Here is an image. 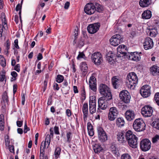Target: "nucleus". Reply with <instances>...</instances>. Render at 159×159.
<instances>
[{"label": "nucleus", "instance_id": "8", "mask_svg": "<svg viewBox=\"0 0 159 159\" xmlns=\"http://www.w3.org/2000/svg\"><path fill=\"white\" fill-rule=\"evenodd\" d=\"M123 39L121 36L116 34L113 36L110 40V44L114 46H116L122 42Z\"/></svg>", "mask_w": 159, "mask_h": 159}, {"label": "nucleus", "instance_id": "53", "mask_svg": "<svg viewBox=\"0 0 159 159\" xmlns=\"http://www.w3.org/2000/svg\"><path fill=\"white\" fill-rule=\"evenodd\" d=\"M14 70L17 72H19L20 71V65L19 64H17L16 66H15Z\"/></svg>", "mask_w": 159, "mask_h": 159}, {"label": "nucleus", "instance_id": "5", "mask_svg": "<svg viewBox=\"0 0 159 159\" xmlns=\"http://www.w3.org/2000/svg\"><path fill=\"white\" fill-rule=\"evenodd\" d=\"M92 61L97 65H100L103 61L102 57L101 54L98 52H95L92 55Z\"/></svg>", "mask_w": 159, "mask_h": 159}, {"label": "nucleus", "instance_id": "47", "mask_svg": "<svg viewBox=\"0 0 159 159\" xmlns=\"http://www.w3.org/2000/svg\"><path fill=\"white\" fill-rule=\"evenodd\" d=\"M4 121L0 120V130L2 131L4 128Z\"/></svg>", "mask_w": 159, "mask_h": 159}, {"label": "nucleus", "instance_id": "25", "mask_svg": "<svg viewBox=\"0 0 159 159\" xmlns=\"http://www.w3.org/2000/svg\"><path fill=\"white\" fill-rule=\"evenodd\" d=\"M82 110L84 114V119L85 120L86 119L88 114V105L87 103H84L82 108Z\"/></svg>", "mask_w": 159, "mask_h": 159}, {"label": "nucleus", "instance_id": "9", "mask_svg": "<svg viewBox=\"0 0 159 159\" xmlns=\"http://www.w3.org/2000/svg\"><path fill=\"white\" fill-rule=\"evenodd\" d=\"M151 147V142L148 139H144L140 143V148L143 151L146 152L149 150Z\"/></svg>", "mask_w": 159, "mask_h": 159}, {"label": "nucleus", "instance_id": "29", "mask_svg": "<svg viewBox=\"0 0 159 159\" xmlns=\"http://www.w3.org/2000/svg\"><path fill=\"white\" fill-rule=\"evenodd\" d=\"M120 80L117 78L116 77H113L112 79V82L113 86L115 89H117L118 88L120 84Z\"/></svg>", "mask_w": 159, "mask_h": 159}, {"label": "nucleus", "instance_id": "31", "mask_svg": "<svg viewBox=\"0 0 159 159\" xmlns=\"http://www.w3.org/2000/svg\"><path fill=\"white\" fill-rule=\"evenodd\" d=\"M93 149L95 153H99L103 149L101 145L96 144L93 146Z\"/></svg>", "mask_w": 159, "mask_h": 159}, {"label": "nucleus", "instance_id": "28", "mask_svg": "<svg viewBox=\"0 0 159 159\" xmlns=\"http://www.w3.org/2000/svg\"><path fill=\"white\" fill-rule=\"evenodd\" d=\"M116 124L118 127H120L124 126L125 121L123 118L119 117L116 120Z\"/></svg>", "mask_w": 159, "mask_h": 159}, {"label": "nucleus", "instance_id": "32", "mask_svg": "<svg viewBox=\"0 0 159 159\" xmlns=\"http://www.w3.org/2000/svg\"><path fill=\"white\" fill-rule=\"evenodd\" d=\"M110 150L111 151L112 153L115 154L117 155L118 153V149L116 148L115 144L114 143H112L111 144V146L110 148Z\"/></svg>", "mask_w": 159, "mask_h": 159}, {"label": "nucleus", "instance_id": "63", "mask_svg": "<svg viewBox=\"0 0 159 159\" xmlns=\"http://www.w3.org/2000/svg\"><path fill=\"white\" fill-rule=\"evenodd\" d=\"M66 113L68 117H70L71 115V113L70 110L69 109H67L66 111Z\"/></svg>", "mask_w": 159, "mask_h": 159}, {"label": "nucleus", "instance_id": "20", "mask_svg": "<svg viewBox=\"0 0 159 159\" xmlns=\"http://www.w3.org/2000/svg\"><path fill=\"white\" fill-rule=\"evenodd\" d=\"M126 119L128 121H131L134 119L135 114L133 111L130 110H127L125 113Z\"/></svg>", "mask_w": 159, "mask_h": 159}, {"label": "nucleus", "instance_id": "35", "mask_svg": "<svg viewBox=\"0 0 159 159\" xmlns=\"http://www.w3.org/2000/svg\"><path fill=\"white\" fill-rule=\"evenodd\" d=\"M61 150V148L59 147H57L56 148L54 152V156L55 158L57 159L58 158L60 154Z\"/></svg>", "mask_w": 159, "mask_h": 159}, {"label": "nucleus", "instance_id": "21", "mask_svg": "<svg viewBox=\"0 0 159 159\" xmlns=\"http://www.w3.org/2000/svg\"><path fill=\"white\" fill-rule=\"evenodd\" d=\"M157 24L153 28L150 29L149 30V35L151 37H155L156 35L158 34V30H159V24L158 23H157Z\"/></svg>", "mask_w": 159, "mask_h": 159}, {"label": "nucleus", "instance_id": "13", "mask_svg": "<svg viewBox=\"0 0 159 159\" xmlns=\"http://www.w3.org/2000/svg\"><path fill=\"white\" fill-rule=\"evenodd\" d=\"M151 87L148 85H145L143 86L140 89V93L144 98H147L151 94Z\"/></svg>", "mask_w": 159, "mask_h": 159}, {"label": "nucleus", "instance_id": "39", "mask_svg": "<svg viewBox=\"0 0 159 159\" xmlns=\"http://www.w3.org/2000/svg\"><path fill=\"white\" fill-rule=\"evenodd\" d=\"M89 87L91 90L94 92H96L97 90L96 83L94 84H89Z\"/></svg>", "mask_w": 159, "mask_h": 159}, {"label": "nucleus", "instance_id": "10", "mask_svg": "<svg viewBox=\"0 0 159 159\" xmlns=\"http://www.w3.org/2000/svg\"><path fill=\"white\" fill-rule=\"evenodd\" d=\"M119 97L123 102L126 103L129 102L131 98L129 93L126 90L122 91L119 94Z\"/></svg>", "mask_w": 159, "mask_h": 159}, {"label": "nucleus", "instance_id": "23", "mask_svg": "<svg viewBox=\"0 0 159 159\" xmlns=\"http://www.w3.org/2000/svg\"><path fill=\"white\" fill-rule=\"evenodd\" d=\"M106 57L107 61L111 64H112L116 61V55L112 53L107 54Z\"/></svg>", "mask_w": 159, "mask_h": 159}, {"label": "nucleus", "instance_id": "33", "mask_svg": "<svg viewBox=\"0 0 159 159\" xmlns=\"http://www.w3.org/2000/svg\"><path fill=\"white\" fill-rule=\"evenodd\" d=\"M94 6L95 8V11L96 10L98 12H101L103 10V7L98 3H95Z\"/></svg>", "mask_w": 159, "mask_h": 159}, {"label": "nucleus", "instance_id": "46", "mask_svg": "<svg viewBox=\"0 0 159 159\" xmlns=\"http://www.w3.org/2000/svg\"><path fill=\"white\" fill-rule=\"evenodd\" d=\"M159 141V135H157L152 138V141L154 143Z\"/></svg>", "mask_w": 159, "mask_h": 159}, {"label": "nucleus", "instance_id": "40", "mask_svg": "<svg viewBox=\"0 0 159 159\" xmlns=\"http://www.w3.org/2000/svg\"><path fill=\"white\" fill-rule=\"evenodd\" d=\"M50 141H51L50 135L49 134H48L47 135V136H46V139H45V140L44 141H46V142L47 143V144H48V146L47 147V148H48V147L50 144Z\"/></svg>", "mask_w": 159, "mask_h": 159}, {"label": "nucleus", "instance_id": "19", "mask_svg": "<svg viewBox=\"0 0 159 159\" xmlns=\"http://www.w3.org/2000/svg\"><path fill=\"white\" fill-rule=\"evenodd\" d=\"M89 111L91 114L94 113L96 111V103L95 98H92L89 101Z\"/></svg>", "mask_w": 159, "mask_h": 159}, {"label": "nucleus", "instance_id": "11", "mask_svg": "<svg viewBox=\"0 0 159 159\" xmlns=\"http://www.w3.org/2000/svg\"><path fill=\"white\" fill-rule=\"evenodd\" d=\"M107 100H108L105 97H102L98 99V111L99 110V108L102 110H105L108 107Z\"/></svg>", "mask_w": 159, "mask_h": 159}, {"label": "nucleus", "instance_id": "4", "mask_svg": "<svg viewBox=\"0 0 159 159\" xmlns=\"http://www.w3.org/2000/svg\"><path fill=\"white\" fill-rule=\"evenodd\" d=\"M133 126L134 129L137 132L144 131L146 129V125L143 120L140 119H136L134 121Z\"/></svg>", "mask_w": 159, "mask_h": 159}, {"label": "nucleus", "instance_id": "15", "mask_svg": "<svg viewBox=\"0 0 159 159\" xmlns=\"http://www.w3.org/2000/svg\"><path fill=\"white\" fill-rule=\"evenodd\" d=\"M100 26L99 23L90 24L87 27L88 32L91 34L96 33L99 30Z\"/></svg>", "mask_w": 159, "mask_h": 159}, {"label": "nucleus", "instance_id": "22", "mask_svg": "<svg viewBox=\"0 0 159 159\" xmlns=\"http://www.w3.org/2000/svg\"><path fill=\"white\" fill-rule=\"evenodd\" d=\"M126 48L125 46L124 45H121L119 46L117 48V51L118 52L120 53L123 55L122 56H126L127 57V54L128 53L125 52L126 50Z\"/></svg>", "mask_w": 159, "mask_h": 159}, {"label": "nucleus", "instance_id": "54", "mask_svg": "<svg viewBox=\"0 0 159 159\" xmlns=\"http://www.w3.org/2000/svg\"><path fill=\"white\" fill-rule=\"evenodd\" d=\"M87 129L88 131L93 129V126L90 122H88L87 123Z\"/></svg>", "mask_w": 159, "mask_h": 159}, {"label": "nucleus", "instance_id": "17", "mask_svg": "<svg viewBox=\"0 0 159 159\" xmlns=\"http://www.w3.org/2000/svg\"><path fill=\"white\" fill-rule=\"evenodd\" d=\"M153 46V43L152 39L150 37L145 39L143 42L144 48L145 50L152 48Z\"/></svg>", "mask_w": 159, "mask_h": 159}, {"label": "nucleus", "instance_id": "7", "mask_svg": "<svg viewBox=\"0 0 159 159\" xmlns=\"http://www.w3.org/2000/svg\"><path fill=\"white\" fill-rule=\"evenodd\" d=\"M153 112V108L151 106L146 105L141 109V113L142 115L145 117L151 116Z\"/></svg>", "mask_w": 159, "mask_h": 159}, {"label": "nucleus", "instance_id": "3", "mask_svg": "<svg viewBox=\"0 0 159 159\" xmlns=\"http://www.w3.org/2000/svg\"><path fill=\"white\" fill-rule=\"evenodd\" d=\"M127 78L129 83L128 87L130 89H134L138 80L136 74L134 72L130 73L128 75Z\"/></svg>", "mask_w": 159, "mask_h": 159}, {"label": "nucleus", "instance_id": "6", "mask_svg": "<svg viewBox=\"0 0 159 159\" xmlns=\"http://www.w3.org/2000/svg\"><path fill=\"white\" fill-rule=\"evenodd\" d=\"M119 111L117 108L115 107H111L109 110L108 118L110 121L114 120L117 117Z\"/></svg>", "mask_w": 159, "mask_h": 159}, {"label": "nucleus", "instance_id": "59", "mask_svg": "<svg viewBox=\"0 0 159 159\" xmlns=\"http://www.w3.org/2000/svg\"><path fill=\"white\" fill-rule=\"evenodd\" d=\"M22 6L20 3H18L16 6L15 10L16 11L21 10Z\"/></svg>", "mask_w": 159, "mask_h": 159}, {"label": "nucleus", "instance_id": "64", "mask_svg": "<svg viewBox=\"0 0 159 159\" xmlns=\"http://www.w3.org/2000/svg\"><path fill=\"white\" fill-rule=\"evenodd\" d=\"M88 133L89 135L90 136H93L94 134V132L93 129L88 131Z\"/></svg>", "mask_w": 159, "mask_h": 159}, {"label": "nucleus", "instance_id": "45", "mask_svg": "<svg viewBox=\"0 0 159 159\" xmlns=\"http://www.w3.org/2000/svg\"><path fill=\"white\" fill-rule=\"evenodd\" d=\"M152 126L153 127L159 129V122L156 121L153 122Z\"/></svg>", "mask_w": 159, "mask_h": 159}, {"label": "nucleus", "instance_id": "60", "mask_svg": "<svg viewBox=\"0 0 159 159\" xmlns=\"http://www.w3.org/2000/svg\"><path fill=\"white\" fill-rule=\"evenodd\" d=\"M54 131L55 134H59L60 133L59 131V128L58 126H55L54 127Z\"/></svg>", "mask_w": 159, "mask_h": 159}, {"label": "nucleus", "instance_id": "55", "mask_svg": "<svg viewBox=\"0 0 159 159\" xmlns=\"http://www.w3.org/2000/svg\"><path fill=\"white\" fill-rule=\"evenodd\" d=\"M5 80V81H6V77L5 74H2L1 75L0 77V81L2 82L4 81V80Z\"/></svg>", "mask_w": 159, "mask_h": 159}, {"label": "nucleus", "instance_id": "12", "mask_svg": "<svg viewBox=\"0 0 159 159\" xmlns=\"http://www.w3.org/2000/svg\"><path fill=\"white\" fill-rule=\"evenodd\" d=\"M98 139L101 142H104L107 140V135L102 127H100L98 128Z\"/></svg>", "mask_w": 159, "mask_h": 159}, {"label": "nucleus", "instance_id": "62", "mask_svg": "<svg viewBox=\"0 0 159 159\" xmlns=\"http://www.w3.org/2000/svg\"><path fill=\"white\" fill-rule=\"evenodd\" d=\"M14 46L17 49H19V47L18 45V40L16 39L14 41Z\"/></svg>", "mask_w": 159, "mask_h": 159}, {"label": "nucleus", "instance_id": "48", "mask_svg": "<svg viewBox=\"0 0 159 159\" xmlns=\"http://www.w3.org/2000/svg\"><path fill=\"white\" fill-rule=\"evenodd\" d=\"M85 57V55L83 52H79V55L77 57V59H79L80 58H84Z\"/></svg>", "mask_w": 159, "mask_h": 159}, {"label": "nucleus", "instance_id": "49", "mask_svg": "<svg viewBox=\"0 0 159 159\" xmlns=\"http://www.w3.org/2000/svg\"><path fill=\"white\" fill-rule=\"evenodd\" d=\"M42 152L41 149H40V159H44V150H42Z\"/></svg>", "mask_w": 159, "mask_h": 159}, {"label": "nucleus", "instance_id": "51", "mask_svg": "<svg viewBox=\"0 0 159 159\" xmlns=\"http://www.w3.org/2000/svg\"><path fill=\"white\" fill-rule=\"evenodd\" d=\"M48 80L47 79H45V80L44 81V82H43V91L44 92L45 90H46L47 87V85L48 84Z\"/></svg>", "mask_w": 159, "mask_h": 159}, {"label": "nucleus", "instance_id": "61", "mask_svg": "<svg viewBox=\"0 0 159 159\" xmlns=\"http://www.w3.org/2000/svg\"><path fill=\"white\" fill-rule=\"evenodd\" d=\"M46 141H44L42 142L40 148V149H41L42 147L43 146V149L44 150V149L46 148Z\"/></svg>", "mask_w": 159, "mask_h": 159}, {"label": "nucleus", "instance_id": "18", "mask_svg": "<svg viewBox=\"0 0 159 159\" xmlns=\"http://www.w3.org/2000/svg\"><path fill=\"white\" fill-rule=\"evenodd\" d=\"M125 133L124 131L119 132L117 135V140L123 144H124L126 142V139L125 137Z\"/></svg>", "mask_w": 159, "mask_h": 159}, {"label": "nucleus", "instance_id": "37", "mask_svg": "<svg viewBox=\"0 0 159 159\" xmlns=\"http://www.w3.org/2000/svg\"><path fill=\"white\" fill-rule=\"evenodd\" d=\"M2 99L4 102L6 101V102L8 103L9 102L8 98L6 91L4 92L3 93Z\"/></svg>", "mask_w": 159, "mask_h": 159}, {"label": "nucleus", "instance_id": "41", "mask_svg": "<svg viewBox=\"0 0 159 159\" xmlns=\"http://www.w3.org/2000/svg\"><path fill=\"white\" fill-rule=\"evenodd\" d=\"M93 84L96 83V79L95 77L94 76H92L90 77L89 84Z\"/></svg>", "mask_w": 159, "mask_h": 159}, {"label": "nucleus", "instance_id": "57", "mask_svg": "<svg viewBox=\"0 0 159 159\" xmlns=\"http://www.w3.org/2000/svg\"><path fill=\"white\" fill-rule=\"evenodd\" d=\"M11 75L14 78V80H16V78L17 76V74L16 72L15 71H13L11 72Z\"/></svg>", "mask_w": 159, "mask_h": 159}, {"label": "nucleus", "instance_id": "36", "mask_svg": "<svg viewBox=\"0 0 159 159\" xmlns=\"http://www.w3.org/2000/svg\"><path fill=\"white\" fill-rule=\"evenodd\" d=\"M56 81L58 83L62 82L64 80V77L62 75H58L56 78Z\"/></svg>", "mask_w": 159, "mask_h": 159}, {"label": "nucleus", "instance_id": "44", "mask_svg": "<svg viewBox=\"0 0 159 159\" xmlns=\"http://www.w3.org/2000/svg\"><path fill=\"white\" fill-rule=\"evenodd\" d=\"M5 145L6 147L10 146V142L8 136L7 135L5 137Z\"/></svg>", "mask_w": 159, "mask_h": 159}, {"label": "nucleus", "instance_id": "52", "mask_svg": "<svg viewBox=\"0 0 159 159\" xmlns=\"http://www.w3.org/2000/svg\"><path fill=\"white\" fill-rule=\"evenodd\" d=\"M4 46L6 48V49L8 50L10 49V42L9 39L7 40L6 42L5 43Z\"/></svg>", "mask_w": 159, "mask_h": 159}, {"label": "nucleus", "instance_id": "50", "mask_svg": "<svg viewBox=\"0 0 159 159\" xmlns=\"http://www.w3.org/2000/svg\"><path fill=\"white\" fill-rule=\"evenodd\" d=\"M30 129L29 128L27 127V125L26 122V121L24 125V133H26L28 131H29Z\"/></svg>", "mask_w": 159, "mask_h": 159}, {"label": "nucleus", "instance_id": "14", "mask_svg": "<svg viewBox=\"0 0 159 159\" xmlns=\"http://www.w3.org/2000/svg\"><path fill=\"white\" fill-rule=\"evenodd\" d=\"M140 54H142L141 52L139 53L136 52H131L130 54L128 53L127 57L128 58L129 60L138 61H139L141 59Z\"/></svg>", "mask_w": 159, "mask_h": 159}, {"label": "nucleus", "instance_id": "1", "mask_svg": "<svg viewBox=\"0 0 159 159\" xmlns=\"http://www.w3.org/2000/svg\"><path fill=\"white\" fill-rule=\"evenodd\" d=\"M125 137L126 139V141L129 146L133 148H135L137 147L138 145V138L134 134L131 130H128L125 134Z\"/></svg>", "mask_w": 159, "mask_h": 159}, {"label": "nucleus", "instance_id": "43", "mask_svg": "<svg viewBox=\"0 0 159 159\" xmlns=\"http://www.w3.org/2000/svg\"><path fill=\"white\" fill-rule=\"evenodd\" d=\"M72 135V133L70 132H67L66 134V137L67 138V142L70 143L71 141V136Z\"/></svg>", "mask_w": 159, "mask_h": 159}, {"label": "nucleus", "instance_id": "2", "mask_svg": "<svg viewBox=\"0 0 159 159\" xmlns=\"http://www.w3.org/2000/svg\"><path fill=\"white\" fill-rule=\"evenodd\" d=\"M99 92L102 97H105L108 100L112 99V97L110 88L106 84H100L98 88Z\"/></svg>", "mask_w": 159, "mask_h": 159}, {"label": "nucleus", "instance_id": "16", "mask_svg": "<svg viewBox=\"0 0 159 159\" xmlns=\"http://www.w3.org/2000/svg\"><path fill=\"white\" fill-rule=\"evenodd\" d=\"M94 5L92 3H88L85 6L84 8L85 12L89 15H91L95 11Z\"/></svg>", "mask_w": 159, "mask_h": 159}, {"label": "nucleus", "instance_id": "56", "mask_svg": "<svg viewBox=\"0 0 159 159\" xmlns=\"http://www.w3.org/2000/svg\"><path fill=\"white\" fill-rule=\"evenodd\" d=\"M9 147V149L10 151L11 152L15 153L14 152V148L13 145H10L9 147Z\"/></svg>", "mask_w": 159, "mask_h": 159}, {"label": "nucleus", "instance_id": "58", "mask_svg": "<svg viewBox=\"0 0 159 159\" xmlns=\"http://www.w3.org/2000/svg\"><path fill=\"white\" fill-rule=\"evenodd\" d=\"M52 96L51 95L48 98V102H47V104L48 105H51L52 104Z\"/></svg>", "mask_w": 159, "mask_h": 159}, {"label": "nucleus", "instance_id": "27", "mask_svg": "<svg viewBox=\"0 0 159 159\" xmlns=\"http://www.w3.org/2000/svg\"><path fill=\"white\" fill-rule=\"evenodd\" d=\"M152 16V12L150 10H147L144 11L142 15L143 19H148Z\"/></svg>", "mask_w": 159, "mask_h": 159}, {"label": "nucleus", "instance_id": "30", "mask_svg": "<svg viewBox=\"0 0 159 159\" xmlns=\"http://www.w3.org/2000/svg\"><path fill=\"white\" fill-rule=\"evenodd\" d=\"M81 71L83 72V73L84 75H85L87 73L88 67L86 62H83L80 66Z\"/></svg>", "mask_w": 159, "mask_h": 159}, {"label": "nucleus", "instance_id": "42", "mask_svg": "<svg viewBox=\"0 0 159 159\" xmlns=\"http://www.w3.org/2000/svg\"><path fill=\"white\" fill-rule=\"evenodd\" d=\"M154 99L157 104L159 106V92L155 93L154 96Z\"/></svg>", "mask_w": 159, "mask_h": 159}, {"label": "nucleus", "instance_id": "34", "mask_svg": "<svg viewBox=\"0 0 159 159\" xmlns=\"http://www.w3.org/2000/svg\"><path fill=\"white\" fill-rule=\"evenodd\" d=\"M0 64L3 68L6 66V61L5 59L2 55H0Z\"/></svg>", "mask_w": 159, "mask_h": 159}, {"label": "nucleus", "instance_id": "38", "mask_svg": "<svg viewBox=\"0 0 159 159\" xmlns=\"http://www.w3.org/2000/svg\"><path fill=\"white\" fill-rule=\"evenodd\" d=\"M121 159H132V158L130 155L126 153L121 155Z\"/></svg>", "mask_w": 159, "mask_h": 159}, {"label": "nucleus", "instance_id": "26", "mask_svg": "<svg viewBox=\"0 0 159 159\" xmlns=\"http://www.w3.org/2000/svg\"><path fill=\"white\" fill-rule=\"evenodd\" d=\"M151 73L153 75H159V67L156 65H153L150 69Z\"/></svg>", "mask_w": 159, "mask_h": 159}, {"label": "nucleus", "instance_id": "24", "mask_svg": "<svg viewBox=\"0 0 159 159\" xmlns=\"http://www.w3.org/2000/svg\"><path fill=\"white\" fill-rule=\"evenodd\" d=\"M152 0H140L139 4L142 7H147L151 3Z\"/></svg>", "mask_w": 159, "mask_h": 159}]
</instances>
